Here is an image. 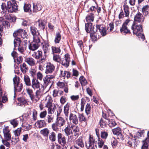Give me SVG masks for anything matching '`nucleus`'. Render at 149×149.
Returning <instances> with one entry per match:
<instances>
[{"label":"nucleus","mask_w":149,"mask_h":149,"mask_svg":"<svg viewBox=\"0 0 149 149\" xmlns=\"http://www.w3.org/2000/svg\"><path fill=\"white\" fill-rule=\"evenodd\" d=\"M104 141L98 136L95 138L90 135L89 141L86 142L85 146L87 149H95V148H101L103 146V149H108V147L104 145Z\"/></svg>","instance_id":"f257e3e1"},{"label":"nucleus","mask_w":149,"mask_h":149,"mask_svg":"<svg viewBox=\"0 0 149 149\" xmlns=\"http://www.w3.org/2000/svg\"><path fill=\"white\" fill-rule=\"evenodd\" d=\"M56 122L52 125V128L53 130H68L70 127L68 125H65L66 121L62 117H58L56 119Z\"/></svg>","instance_id":"f03ea898"},{"label":"nucleus","mask_w":149,"mask_h":149,"mask_svg":"<svg viewBox=\"0 0 149 149\" xmlns=\"http://www.w3.org/2000/svg\"><path fill=\"white\" fill-rule=\"evenodd\" d=\"M98 25L92 26L91 23H87L85 24V29L87 32L90 33V36L93 41H95L97 38L96 33L98 29Z\"/></svg>","instance_id":"7ed1b4c3"},{"label":"nucleus","mask_w":149,"mask_h":149,"mask_svg":"<svg viewBox=\"0 0 149 149\" xmlns=\"http://www.w3.org/2000/svg\"><path fill=\"white\" fill-rule=\"evenodd\" d=\"M52 98L50 96H47L45 101V107L48 108L49 114H52L54 113L56 110V106L52 103Z\"/></svg>","instance_id":"20e7f679"},{"label":"nucleus","mask_w":149,"mask_h":149,"mask_svg":"<svg viewBox=\"0 0 149 149\" xmlns=\"http://www.w3.org/2000/svg\"><path fill=\"white\" fill-rule=\"evenodd\" d=\"M13 36L14 37L17 36L15 38H19L21 41H22L23 39H28V35L27 34L26 32L24 30L22 29H19L17 31H15L13 33Z\"/></svg>","instance_id":"39448f33"},{"label":"nucleus","mask_w":149,"mask_h":149,"mask_svg":"<svg viewBox=\"0 0 149 149\" xmlns=\"http://www.w3.org/2000/svg\"><path fill=\"white\" fill-rule=\"evenodd\" d=\"M54 76L53 75H46L43 79V87L46 88L47 86H49V87H50L54 82Z\"/></svg>","instance_id":"423d86ee"},{"label":"nucleus","mask_w":149,"mask_h":149,"mask_svg":"<svg viewBox=\"0 0 149 149\" xmlns=\"http://www.w3.org/2000/svg\"><path fill=\"white\" fill-rule=\"evenodd\" d=\"M13 80L15 93L16 92H20L23 88V84L22 83L19 82V79L16 77H14Z\"/></svg>","instance_id":"0eeeda50"},{"label":"nucleus","mask_w":149,"mask_h":149,"mask_svg":"<svg viewBox=\"0 0 149 149\" xmlns=\"http://www.w3.org/2000/svg\"><path fill=\"white\" fill-rule=\"evenodd\" d=\"M132 29L134 34L137 35L143 31L142 25L137 23H133L132 24Z\"/></svg>","instance_id":"6e6552de"},{"label":"nucleus","mask_w":149,"mask_h":149,"mask_svg":"<svg viewBox=\"0 0 149 149\" xmlns=\"http://www.w3.org/2000/svg\"><path fill=\"white\" fill-rule=\"evenodd\" d=\"M20 42H21V40L19 38H15L14 40V46L15 48L16 46L19 45L18 47V50L21 53H23L24 52L25 48L23 46V43H20Z\"/></svg>","instance_id":"1a4fd4ad"},{"label":"nucleus","mask_w":149,"mask_h":149,"mask_svg":"<svg viewBox=\"0 0 149 149\" xmlns=\"http://www.w3.org/2000/svg\"><path fill=\"white\" fill-rule=\"evenodd\" d=\"M7 9L8 11L10 13L16 12L17 10V6L15 2L12 3L10 1L7 2Z\"/></svg>","instance_id":"9d476101"},{"label":"nucleus","mask_w":149,"mask_h":149,"mask_svg":"<svg viewBox=\"0 0 149 149\" xmlns=\"http://www.w3.org/2000/svg\"><path fill=\"white\" fill-rule=\"evenodd\" d=\"M124 11L125 13L124 14L123 11L121 12L119 15V19L123 18L124 17H128L129 15V6L126 4H125L123 6Z\"/></svg>","instance_id":"9b49d317"},{"label":"nucleus","mask_w":149,"mask_h":149,"mask_svg":"<svg viewBox=\"0 0 149 149\" xmlns=\"http://www.w3.org/2000/svg\"><path fill=\"white\" fill-rule=\"evenodd\" d=\"M42 95L40 90H37L35 93V94H33V97H31V100L33 102H36L39 100Z\"/></svg>","instance_id":"f8f14e48"},{"label":"nucleus","mask_w":149,"mask_h":149,"mask_svg":"<svg viewBox=\"0 0 149 149\" xmlns=\"http://www.w3.org/2000/svg\"><path fill=\"white\" fill-rule=\"evenodd\" d=\"M47 42L44 43L42 42L41 43L42 49L45 54L48 53L50 50L49 47L50 45L48 42V38L47 33Z\"/></svg>","instance_id":"ddd939ff"},{"label":"nucleus","mask_w":149,"mask_h":149,"mask_svg":"<svg viewBox=\"0 0 149 149\" xmlns=\"http://www.w3.org/2000/svg\"><path fill=\"white\" fill-rule=\"evenodd\" d=\"M31 85L32 88L35 90H40V83L38 79L35 78L32 79Z\"/></svg>","instance_id":"4468645a"},{"label":"nucleus","mask_w":149,"mask_h":149,"mask_svg":"<svg viewBox=\"0 0 149 149\" xmlns=\"http://www.w3.org/2000/svg\"><path fill=\"white\" fill-rule=\"evenodd\" d=\"M70 57L68 54H66L63 59L61 60V64L66 67H68L69 65L70 62Z\"/></svg>","instance_id":"2eb2a0df"},{"label":"nucleus","mask_w":149,"mask_h":149,"mask_svg":"<svg viewBox=\"0 0 149 149\" xmlns=\"http://www.w3.org/2000/svg\"><path fill=\"white\" fill-rule=\"evenodd\" d=\"M144 18L142 15L139 12H138L134 16V23H137L139 22L140 23L143 21Z\"/></svg>","instance_id":"dca6fc26"},{"label":"nucleus","mask_w":149,"mask_h":149,"mask_svg":"<svg viewBox=\"0 0 149 149\" xmlns=\"http://www.w3.org/2000/svg\"><path fill=\"white\" fill-rule=\"evenodd\" d=\"M69 120L71 123L75 125L78 123V118L75 114L71 113L69 116Z\"/></svg>","instance_id":"f3484780"},{"label":"nucleus","mask_w":149,"mask_h":149,"mask_svg":"<svg viewBox=\"0 0 149 149\" xmlns=\"http://www.w3.org/2000/svg\"><path fill=\"white\" fill-rule=\"evenodd\" d=\"M46 70L45 73L46 74L52 73L54 70L55 66L51 63H49L46 66Z\"/></svg>","instance_id":"a211bd4d"},{"label":"nucleus","mask_w":149,"mask_h":149,"mask_svg":"<svg viewBox=\"0 0 149 149\" xmlns=\"http://www.w3.org/2000/svg\"><path fill=\"white\" fill-rule=\"evenodd\" d=\"M42 6L39 2H37L36 4H33V12L36 13L38 11H39L42 9Z\"/></svg>","instance_id":"6ab92c4d"},{"label":"nucleus","mask_w":149,"mask_h":149,"mask_svg":"<svg viewBox=\"0 0 149 149\" xmlns=\"http://www.w3.org/2000/svg\"><path fill=\"white\" fill-rule=\"evenodd\" d=\"M149 143V131L147 133V137L143 141V145L141 147L142 149H148Z\"/></svg>","instance_id":"aec40b11"},{"label":"nucleus","mask_w":149,"mask_h":149,"mask_svg":"<svg viewBox=\"0 0 149 149\" xmlns=\"http://www.w3.org/2000/svg\"><path fill=\"white\" fill-rule=\"evenodd\" d=\"M97 27L99 31L102 36H104L106 35L107 31L104 26L102 25H98Z\"/></svg>","instance_id":"412c9836"},{"label":"nucleus","mask_w":149,"mask_h":149,"mask_svg":"<svg viewBox=\"0 0 149 149\" xmlns=\"http://www.w3.org/2000/svg\"><path fill=\"white\" fill-rule=\"evenodd\" d=\"M39 46V44L32 42L29 45L28 48L30 50L34 51L38 49Z\"/></svg>","instance_id":"4be33fe9"},{"label":"nucleus","mask_w":149,"mask_h":149,"mask_svg":"<svg viewBox=\"0 0 149 149\" xmlns=\"http://www.w3.org/2000/svg\"><path fill=\"white\" fill-rule=\"evenodd\" d=\"M75 145L76 146H78L80 148L84 147V145L81 137H80L75 141Z\"/></svg>","instance_id":"5701e85b"},{"label":"nucleus","mask_w":149,"mask_h":149,"mask_svg":"<svg viewBox=\"0 0 149 149\" xmlns=\"http://www.w3.org/2000/svg\"><path fill=\"white\" fill-rule=\"evenodd\" d=\"M58 142L61 145H64L66 143L65 138L61 134H58Z\"/></svg>","instance_id":"b1692460"},{"label":"nucleus","mask_w":149,"mask_h":149,"mask_svg":"<svg viewBox=\"0 0 149 149\" xmlns=\"http://www.w3.org/2000/svg\"><path fill=\"white\" fill-rule=\"evenodd\" d=\"M120 32L123 34H130V32L128 29V27L122 25L121 28L120 29Z\"/></svg>","instance_id":"393cba45"},{"label":"nucleus","mask_w":149,"mask_h":149,"mask_svg":"<svg viewBox=\"0 0 149 149\" xmlns=\"http://www.w3.org/2000/svg\"><path fill=\"white\" fill-rule=\"evenodd\" d=\"M25 61L29 65L32 66L36 64L35 60L32 57H27L25 58Z\"/></svg>","instance_id":"a878e982"},{"label":"nucleus","mask_w":149,"mask_h":149,"mask_svg":"<svg viewBox=\"0 0 149 149\" xmlns=\"http://www.w3.org/2000/svg\"><path fill=\"white\" fill-rule=\"evenodd\" d=\"M32 56L35 58L38 59L42 57V52L39 50L34 52L32 54Z\"/></svg>","instance_id":"bb28decb"},{"label":"nucleus","mask_w":149,"mask_h":149,"mask_svg":"<svg viewBox=\"0 0 149 149\" xmlns=\"http://www.w3.org/2000/svg\"><path fill=\"white\" fill-rule=\"evenodd\" d=\"M63 91L59 90L58 89H55L53 91V95L54 97L60 96L63 95Z\"/></svg>","instance_id":"cd10ccee"},{"label":"nucleus","mask_w":149,"mask_h":149,"mask_svg":"<svg viewBox=\"0 0 149 149\" xmlns=\"http://www.w3.org/2000/svg\"><path fill=\"white\" fill-rule=\"evenodd\" d=\"M24 81L26 85L28 86H31V83L29 76L26 74H25L24 77Z\"/></svg>","instance_id":"c85d7f7f"},{"label":"nucleus","mask_w":149,"mask_h":149,"mask_svg":"<svg viewBox=\"0 0 149 149\" xmlns=\"http://www.w3.org/2000/svg\"><path fill=\"white\" fill-rule=\"evenodd\" d=\"M36 24H38V28H40L43 30L45 28V24L43 21L39 20L36 22Z\"/></svg>","instance_id":"c756f323"},{"label":"nucleus","mask_w":149,"mask_h":149,"mask_svg":"<svg viewBox=\"0 0 149 149\" xmlns=\"http://www.w3.org/2000/svg\"><path fill=\"white\" fill-rule=\"evenodd\" d=\"M94 16L93 13H91L87 15L86 17V20L88 23H91L94 21Z\"/></svg>","instance_id":"7c9ffc66"},{"label":"nucleus","mask_w":149,"mask_h":149,"mask_svg":"<svg viewBox=\"0 0 149 149\" xmlns=\"http://www.w3.org/2000/svg\"><path fill=\"white\" fill-rule=\"evenodd\" d=\"M37 127L39 128H42L45 125V121L44 120H38L35 123Z\"/></svg>","instance_id":"2f4dec72"},{"label":"nucleus","mask_w":149,"mask_h":149,"mask_svg":"<svg viewBox=\"0 0 149 149\" xmlns=\"http://www.w3.org/2000/svg\"><path fill=\"white\" fill-rule=\"evenodd\" d=\"M70 104L67 103L64 107V113L66 117H68L69 113V110Z\"/></svg>","instance_id":"473e14b6"},{"label":"nucleus","mask_w":149,"mask_h":149,"mask_svg":"<svg viewBox=\"0 0 149 149\" xmlns=\"http://www.w3.org/2000/svg\"><path fill=\"white\" fill-rule=\"evenodd\" d=\"M10 131H3L4 138L7 141H9L11 139V136Z\"/></svg>","instance_id":"72a5a7b5"},{"label":"nucleus","mask_w":149,"mask_h":149,"mask_svg":"<svg viewBox=\"0 0 149 149\" xmlns=\"http://www.w3.org/2000/svg\"><path fill=\"white\" fill-rule=\"evenodd\" d=\"M114 135H116L117 136V138L118 139H123V135L122 134L121 132L120 131H112Z\"/></svg>","instance_id":"f704fd0d"},{"label":"nucleus","mask_w":149,"mask_h":149,"mask_svg":"<svg viewBox=\"0 0 149 149\" xmlns=\"http://www.w3.org/2000/svg\"><path fill=\"white\" fill-rule=\"evenodd\" d=\"M33 40L32 42L36 44H39L40 42V36L39 35L34 36L33 37Z\"/></svg>","instance_id":"c9c22d12"},{"label":"nucleus","mask_w":149,"mask_h":149,"mask_svg":"<svg viewBox=\"0 0 149 149\" xmlns=\"http://www.w3.org/2000/svg\"><path fill=\"white\" fill-rule=\"evenodd\" d=\"M30 30L33 36L36 35H36H39V33L37 29L34 26H31L30 27Z\"/></svg>","instance_id":"e433bc0d"},{"label":"nucleus","mask_w":149,"mask_h":149,"mask_svg":"<svg viewBox=\"0 0 149 149\" xmlns=\"http://www.w3.org/2000/svg\"><path fill=\"white\" fill-rule=\"evenodd\" d=\"M61 39V35L59 32H57L56 33L54 42L55 43H58Z\"/></svg>","instance_id":"4c0bfd02"},{"label":"nucleus","mask_w":149,"mask_h":149,"mask_svg":"<svg viewBox=\"0 0 149 149\" xmlns=\"http://www.w3.org/2000/svg\"><path fill=\"white\" fill-rule=\"evenodd\" d=\"M18 100L20 102L19 105L20 106H24L27 103L26 101L23 98L19 97L18 99Z\"/></svg>","instance_id":"58836bf2"},{"label":"nucleus","mask_w":149,"mask_h":149,"mask_svg":"<svg viewBox=\"0 0 149 149\" xmlns=\"http://www.w3.org/2000/svg\"><path fill=\"white\" fill-rule=\"evenodd\" d=\"M20 68L21 71L23 73H25L28 70V67L26 65L25 63H23L22 64L20 65Z\"/></svg>","instance_id":"ea45409f"},{"label":"nucleus","mask_w":149,"mask_h":149,"mask_svg":"<svg viewBox=\"0 0 149 149\" xmlns=\"http://www.w3.org/2000/svg\"><path fill=\"white\" fill-rule=\"evenodd\" d=\"M149 8V6L146 5L144 6L142 8V12L144 16H146L148 14V10Z\"/></svg>","instance_id":"a19ab883"},{"label":"nucleus","mask_w":149,"mask_h":149,"mask_svg":"<svg viewBox=\"0 0 149 149\" xmlns=\"http://www.w3.org/2000/svg\"><path fill=\"white\" fill-rule=\"evenodd\" d=\"M31 5L30 4H25L24 7V9L25 12H26L31 11Z\"/></svg>","instance_id":"79ce46f5"},{"label":"nucleus","mask_w":149,"mask_h":149,"mask_svg":"<svg viewBox=\"0 0 149 149\" xmlns=\"http://www.w3.org/2000/svg\"><path fill=\"white\" fill-rule=\"evenodd\" d=\"M79 81L82 86H85L87 84V81L83 76L80 77Z\"/></svg>","instance_id":"37998d69"},{"label":"nucleus","mask_w":149,"mask_h":149,"mask_svg":"<svg viewBox=\"0 0 149 149\" xmlns=\"http://www.w3.org/2000/svg\"><path fill=\"white\" fill-rule=\"evenodd\" d=\"M37 119V112L35 109H33L32 111V120L35 121Z\"/></svg>","instance_id":"c03bdc74"},{"label":"nucleus","mask_w":149,"mask_h":149,"mask_svg":"<svg viewBox=\"0 0 149 149\" xmlns=\"http://www.w3.org/2000/svg\"><path fill=\"white\" fill-rule=\"evenodd\" d=\"M118 141L115 138L112 137L111 138V143L112 146L114 148L116 147L118 144Z\"/></svg>","instance_id":"a18cd8bd"},{"label":"nucleus","mask_w":149,"mask_h":149,"mask_svg":"<svg viewBox=\"0 0 149 149\" xmlns=\"http://www.w3.org/2000/svg\"><path fill=\"white\" fill-rule=\"evenodd\" d=\"M91 109V107L90 105L87 103L85 107V112L87 115L90 113Z\"/></svg>","instance_id":"49530a36"},{"label":"nucleus","mask_w":149,"mask_h":149,"mask_svg":"<svg viewBox=\"0 0 149 149\" xmlns=\"http://www.w3.org/2000/svg\"><path fill=\"white\" fill-rule=\"evenodd\" d=\"M52 49L53 53H60L61 50L59 47H56L54 46L52 47Z\"/></svg>","instance_id":"de8ad7c7"},{"label":"nucleus","mask_w":149,"mask_h":149,"mask_svg":"<svg viewBox=\"0 0 149 149\" xmlns=\"http://www.w3.org/2000/svg\"><path fill=\"white\" fill-rule=\"evenodd\" d=\"M109 116H108V119L107 121H106V122H107V120H109L110 121L113 120V116H114V114L112 113L110 110H109V111H108Z\"/></svg>","instance_id":"09e8293b"},{"label":"nucleus","mask_w":149,"mask_h":149,"mask_svg":"<svg viewBox=\"0 0 149 149\" xmlns=\"http://www.w3.org/2000/svg\"><path fill=\"white\" fill-rule=\"evenodd\" d=\"M26 91L31 99V97H33V92L32 90L29 88H26Z\"/></svg>","instance_id":"8fccbe9b"},{"label":"nucleus","mask_w":149,"mask_h":149,"mask_svg":"<svg viewBox=\"0 0 149 149\" xmlns=\"http://www.w3.org/2000/svg\"><path fill=\"white\" fill-rule=\"evenodd\" d=\"M53 60L54 61L57 62H60L61 59L59 55L56 54H54L53 56Z\"/></svg>","instance_id":"3c124183"},{"label":"nucleus","mask_w":149,"mask_h":149,"mask_svg":"<svg viewBox=\"0 0 149 149\" xmlns=\"http://www.w3.org/2000/svg\"><path fill=\"white\" fill-rule=\"evenodd\" d=\"M78 118L79 119V120L81 122H85L86 121V119L84 116L83 114H79L78 116Z\"/></svg>","instance_id":"603ef678"},{"label":"nucleus","mask_w":149,"mask_h":149,"mask_svg":"<svg viewBox=\"0 0 149 149\" xmlns=\"http://www.w3.org/2000/svg\"><path fill=\"white\" fill-rule=\"evenodd\" d=\"M131 25V21L128 19H126L123 24V25L126 26L128 27Z\"/></svg>","instance_id":"864d4df0"},{"label":"nucleus","mask_w":149,"mask_h":149,"mask_svg":"<svg viewBox=\"0 0 149 149\" xmlns=\"http://www.w3.org/2000/svg\"><path fill=\"white\" fill-rule=\"evenodd\" d=\"M114 28L113 24V23H110L107 27V29L108 31H111L113 30Z\"/></svg>","instance_id":"5fc2aeb1"},{"label":"nucleus","mask_w":149,"mask_h":149,"mask_svg":"<svg viewBox=\"0 0 149 149\" xmlns=\"http://www.w3.org/2000/svg\"><path fill=\"white\" fill-rule=\"evenodd\" d=\"M10 123L13 126V127H15L17 125L18 122L16 119H15L11 120L10 121Z\"/></svg>","instance_id":"6e6d98bb"},{"label":"nucleus","mask_w":149,"mask_h":149,"mask_svg":"<svg viewBox=\"0 0 149 149\" xmlns=\"http://www.w3.org/2000/svg\"><path fill=\"white\" fill-rule=\"evenodd\" d=\"M50 139L52 141H55L56 139L55 134L54 132H52L49 136Z\"/></svg>","instance_id":"4d7b16f0"},{"label":"nucleus","mask_w":149,"mask_h":149,"mask_svg":"<svg viewBox=\"0 0 149 149\" xmlns=\"http://www.w3.org/2000/svg\"><path fill=\"white\" fill-rule=\"evenodd\" d=\"M106 123L110 127H113L116 124V123L113 120L110 121L107 120V122Z\"/></svg>","instance_id":"13d9d810"},{"label":"nucleus","mask_w":149,"mask_h":149,"mask_svg":"<svg viewBox=\"0 0 149 149\" xmlns=\"http://www.w3.org/2000/svg\"><path fill=\"white\" fill-rule=\"evenodd\" d=\"M108 135V134L105 131L101 132V136L102 139H106L107 138Z\"/></svg>","instance_id":"bf43d9fd"},{"label":"nucleus","mask_w":149,"mask_h":149,"mask_svg":"<svg viewBox=\"0 0 149 149\" xmlns=\"http://www.w3.org/2000/svg\"><path fill=\"white\" fill-rule=\"evenodd\" d=\"M37 78L36 79H39L41 81L43 78V75L42 73L40 72H38L37 74Z\"/></svg>","instance_id":"052dcab7"},{"label":"nucleus","mask_w":149,"mask_h":149,"mask_svg":"<svg viewBox=\"0 0 149 149\" xmlns=\"http://www.w3.org/2000/svg\"><path fill=\"white\" fill-rule=\"evenodd\" d=\"M1 8L2 12H5L7 10V7H6V4L4 3H2L1 5Z\"/></svg>","instance_id":"680f3d73"},{"label":"nucleus","mask_w":149,"mask_h":149,"mask_svg":"<svg viewBox=\"0 0 149 149\" xmlns=\"http://www.w3.org/2000/svg\"><path fill=\"white\" fill-rule=\"evenodd\" d=\"M51 149H60V146L56 143H53L51 146Z\"/></svg>","instance_id":"e2e57ef3"},{"label":"nucleus","mask_w":149,"mask_h":149,"mask_svg":"<svg viewBox=\"0 0 149 149\" xmlns=\"http://www.w3.org/2000/svg\"><path fill=\"white\" fill-rule=\"evenodd\" d=\"M57 86L60 88H63L65 86V83L62 82H58L57 83Z\"/></svg>","instance_id":"0e129e2a"},{"label":"nucleus","mask_w":149,"mask_h":149,"mask_svg":"<svg viewBox=\"0 0 149 149\" xmlns=\"http://www.w3.org/2000/svg\"><path fill=\"white\" fill-rule=\"evenodd\" d=\"M66 98L64 96H62L60 99V102L62 104H64L66 102Z\"/></svg>","instance_id":"69168bd1"},{"label":"nucleus","mask_w":149,"mask_h":149,"mask_svg":"<svg viewBox=\"0 0 149 149\" xmlns=\"http://www.w3.org/2000/svg\"><path fill=\"white\" fill-rule=\"evenodd\" d=\"M86 102L85 100H83L82 99L81 100V111H83L84 108V105L85 104Z\"/></svg>","instance_id":"338daca9"},{"label":"nucleus","mask_w":149,"mask_h":149,"mask_svg":"<svg viewBox=\"0 0 149 149\" xmlns=\"http://www.w3.org/2000/svg\"><path fill=\"white\" fill-rule=\"evenodd\" d=\"M47 111H44L40 113V117L41 118H45L47 115Z\"/></svg>","instance_id":"774afa93"}]
</instances>
